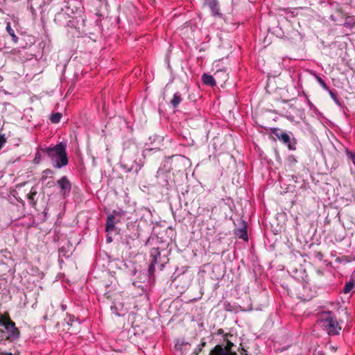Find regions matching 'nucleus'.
Masks as SVG:
<instances>
[{"label": "nucleus", "mask_w": 355, "mask_h": 355, "mask_svg": "<svg viewBox=\"0 0 355 355\" xmlns=\"http://www.w3.org/2000/svg\"><path fill=\"white\" fill-rule=\"evenodd\" d=\"M21 189V186L17 184L15 189H12L10 191V194L12 197H14L18 202H21L22 200L21 196H19V191Z\"/></svg>", "instance_id": "dca6fc26"}, {"label": "nucleus", "mask_w": 355, "mask_h": 355, "mask_svg": "<svg viewBox=\"0 0 355 355\" xmlns=\"http://www.w3.org/2000/svg\"><path fill=\"white\" fill-rule=\"evenodd\" d=\"M121 166L125 172H135L137 173L141 169V166L138 164L135 160L131 161L125 156H123L121 161Z\"/></svg>", "instance_id": "423d86ee"}, {"label": "nucleus", "mask_w": 355, "mask_h": 355, "mask_svg": "<svg viewBox=\"0 0 355 355\" xmlns=\"http://www.w3.org/2000/svg\"><path fill=\"white\" fill-rule=\"evenodd\" d=\"M111 309H112V312L114 313H115V315H116L118 316H120L121 315V313L116 311V308L114 306H111Z\"/></svg>", "instance_id": "c85d7f7f"}, {"label": "nucleus", "mask_w": 355, "mask_h": 355, "mask_svg": "<svg viewBox=\"0 0 355 355\" xmlns=\"http://www.w3.org/2000/svg\"><path fill=\"white\" fill-rule=\"evenodd\" d=\"M3 355H12L11 353H5Z\"/></svg>", "instance_id": "c9c22d12"}, {"label": "nucleus", "mask_w": 355, "mask_h": 355, "mask_svg": "<svg viewBox=\"0 0 355 355\" xmlns=\"http://www.w3.org/2000/svg\"><path fill=\"white\" fill-rule=\"evenodd\" d=\"M353 288H354V282H347L344 286L343 293H349L353 289Z\"/></svg>", "instance_id": "aec40b11"}, {"label": "nucleus", "mask_w": 355, "mask_h": 355, "mask_svg": "<svg viewBox=\"0 0 355 355\" xmlns=\"http://www.w3.org/2000/svg\"><path fill=\"white\" fill-rule=\"evenodd\" d=\"M206 343L205 341H202L200 344H199L196 349H194V353L196 354H198L202 349V348L205 346Z\"/></svg>", "instance_id": "5701e85b"}, {"label": "nucleus", "mask_w": 355, "mask_h": 355, "mask_svg": "<svg viewBox=\"0 0 355 355\" xmlns=\"http://www.w3.org/2000/svg\"><path fill=\"white\" fill-rule=\"evenodd\" d=\"M61 118H62V114L60 113L57 112V113L52 114L50 117V119L52 123H57L60 121Z\"/></svg>", "instance_id": "6ab92c4d"}, {"label": "nucleus", "mask_w": 355, "mask_h": 355, "mask_svg": "<svg viewBox=\"0 0 355 355\" xmlns=\"http://www.w3.org/2000/svg\"><path fill=\"white\" fill-rule=\"evenodd\" d=\"M75 319V317L73 315H69V320L70 322H72Z\"/></svg>", "instance_id": "473e14b6"}, {"label": "nucleus", "mask_w": 355, "mask_h": 355, "mask_svg": "<svg viewBox=\"0 0 355 355\" xmlns=\"http://www.w3.org/2000/svg\"><path fill=\"white\" fill-rule=\"evenodd\" d=\"M110 233H107V236H106V241H107V243H111L112 241V238L110 235Z\"/></svg>", "instance_id": "c756f323"}, {"label": "nucleus", "mask_w": 355, "mask_h": 355, "mask_svg": "<svg viewBox=\"0 0 355 355\" xmlns=\"http://www.w3.org/2000/svg\"><path fill=\"white\" fill-rule=\"evenodd\" d=\"M0 332H1V334H3V330H0Z\"/></svg>", "instance_id": "4c0bfd02"}, {"label": "nucleus", "mask_w": 355, "mask_h": 355, "mask_svg": "<svg viewBox=\"0 0 355 355\" xmlns=\"http://www.w3.org/2000/svg\"><path fill=\"white\" fill-rule=\"evenodd\" d=\"M62 309L63 311H64L66 309V306L65 305H62Z\"/></svg>", "instance_id": "f704fd0d"}, {"label": "nucleus", "mask_w": 355, "mask_h": 355, "mask_svg": "<svg viewBox=\"0 0 355 355\" xmlns=\"http://www.w3.org/2000/svg\"><path fill=\"white\" fill-rule=\"evenodd\" d=\"M36 191H31L29 194H28V200L33 205H35V196H36Z\"/></svg>", "instance_id": "4be33fe9"}, {"label": "nucleus", "mask_w": 355, "mask_h": 355, "mask_svg": "<svg viewBox=\"0 0 355 355\" xmlns=\"http://www.w3.org/2000/svg\"><path fill=\"white\" fill-rule=\"evenodd\" d=\"M235 234L239 239H242L245 241H247L248 239L245 225H244L243 227H242L241 228L236 230Z\"/></svg>", "instance_id": "4468645a"}, {"label": "nucleus", "mask_w": 355, "mask_h": 355, "mask_svg": "<svg viewBox=\"0 0 355 355\" xmlns=\"http://www.w3.org/2000/svg\"><path fill=\"white\" fill-rule=\"evenodd\" d=\"M315 76V78L316 79V80L318 81V83L320 84V85L324 89V90H329V87L327 85V84L325 83V82L322 80V78L318 76L317 74H314Z\"/></svg>", "instance_id": "a211bd4d"}, {"label": "nucleus", "mask_w": 355, "mask_h": 355, "mask_svg": "<svg viewBox=\"0 0 355 355\" xmlns=\"http://www.w3.org/2000/svg\"><path fill=\"white\" fill-rule=\"evenodd\" d=\"M222 73H223V74H224V76H226V73H225V72H222Z\"/></svg>", "instance_id": "58836bf2"}, {"label": "nucleus", "mask_w": 355, "mask_h": 355, "mask_svg": "<svg viewBox=\"0 0 355 355\" xmlns=\"http://www.w3.org/2000/svg\"><path fill=\"white\" fill-rule=\"evenodd\" d=\"M160 259V252L157 248L152 249L150 252V263L148 267V274L153 275L155 271L156 266L157 268L162 270L164 268L163 263H159V259Z\"/></svg>", "instance_id": "20e7f679"}, {"label": "nucleus", "mask_w": 355, "mask_h": 355, "mask_svg": "<svg viewBox=\"0 0 355 355\" xmlns=\"http://www.w3.org/2000/svg\"><path fill=\"white\" fill-rule=\"evenodd\" d=\"M220 72H223V71H217L214 73V75H215V76H217V75H218V73H220Z\"/></svg>", "instance_id": "72a5a7b5"}, {"label": "nucleus", "mask_w": 355, "mask_h": 355, "mask_svg": "<svg viewBox=\"0 0 355 355\" xmlns=\"http://www.w3.org/2000/svg\"><path fill=\"white\" fill-rule=\"evenodd\" d=\"M233 344L230 342L227 343V346L216 345L211 352L210 355H235L236 354L231 351L230 347Z\"/></svg>", "instance_id": "1a4fd4ad"}, {"label": "nucleus", "mask_w": 355, "mask_h": 355, "mask_svg": "<svg viewBox=\"0 0 355 355\" xmlns=\"http://www.w3.org/2000/svg\"><path fill=\"white\" fill-rule=\"evenodd\" d=\"M40 161H41V155H40V152L38 151L35 154V158H34V162L35 164H38V163H40Z\"/></svg>", "instance_id": "a878e982"}, {"label": "nucleus", "mask_w": 355, "mask_h": 355, "mask_svg": "<svg viewBox=\"0 0 355 355\" xmlns=\"http://www.w3.org/2000/svg\"><path fill=\"white\" fill-rule=\"evenodd\" d=\"M168 173L165 172L162 169H159L157 172V184L162 187L168 185L167 180Z\"/></svg>", "instance_id": "f8f14e48"}, {"label": "nucleus", "mask_w": 355, "mask_h": 355, "mask_svg": "<svg viewBox=\"0 0 355 355\" xmlns=\"http://www.w3.org/2000/svg\"><path fill=\"white\" fill-rule=\"evenodd\" d=\"M119 212L116 211H114L112 214L109 215L107 218L106 225H105V231L107 233H111L116 230V220L115 216L119 215Z\"/></svg>", "instance_id": "9d476101"}, {"label": "nucleus", "mask_w": 355, "mask_h": 355, "mask_svg": "<svg viewBox=\"0 0 355 355\" xmlns=\"http://www.w3.org/2000/svg\"><path fill=\"white\" fill-rule=\"evenodd\" d=\"M52 173H53V171L51 169H46L43 171V174H45V175H49V174H52Z\"/></svg>", "instance_id": "7c9ffc66"}, {"label": "nucleus", "mask_w": 355, "mask_h": 355, "mask_svg": "<svg viewBox=\"0 0 355 355\" xmlns=\"http://www.w3.org/2000/svg\"><path fill=\"white\" fill-rule=\"evenodd\" d=\"M6 142V139L4 135H0V148H2L3 144Z\"/></svg>", "instance_id": "cd10ccee"}, {"label": "nucleus", "mask_w": 355, "mask_h": 355, "mask_svg": "<svg viewBox=\"0 0 355 355\" xmlns=\"http://www.w3.org/2000/svg\"><path fill=\"white\" fill-rule=\"evenodd\" d=\"M7 334V339L14 340L19 337V331L15 327V324L9 318L3 326Z\"/></svg>", "instance_id": "39448f33"}, {"label": "nucleus", "mask_w": 355, "mask_h": 355, "mask_svg": "<svg viewBox=\"0 0 355 355\" xmlns=\"http://www.w3.org/2000/svg\"><path fill=\"white\" fill-rule=\"evenodd\" d=\"M222 73H223V74H224V76H226V73H225V72H222Z\"/></svg>", "instance_id": "ea45409f"}, {"label": "nucleus", "mask_w": 355, "mask_h": 355, "mask_svg": "<svg viewBox=\"0 0 355 355\" xmlns=\"http://www.w3.org/2000/svg\"><path fill=\"white\" fill-rule=\"evenodd\" d=\"M182 98L180 92H175L170 101L171 105L174 107H177L181 103Z\"/></svg>", "instance_id": "2eb2a0df"}, {"label": "nucleus", "mask_w": 355, "mask_h": 355, "mask_svg": "<svg viewBox=\"0 0 355 355\" xmlns=\"http://www.w3.org/2000/svg\"><path fill=\"white\" fill-rule=\"evenodd\" d=\"M57 184L60 189V193L65 198L71 192V184L66 176L62 177L58 180Z\"/></svg>", "instance_id": "6e6552de"}, {"label": "nucleus", "mask_w": 355, "mask_h": 355, "mask_svg": "<svg viewBox=\"0 0 355 355\" xmlns=\"http://www.w3.org/2000/svg\"><path fill=\"white\" fill-rule=\"evenodd\" d=\"M329 92V94H330L331 98L337 103V104H339V102H338V98L336 96V95L331 90L329 89V90H327Z\"/></svg>", "instance_id": "b1692460"}, {"label": "nucleus", "mask_w": 355, "mask_h": 355, "mask_svg": "<svg viewBox=\"0 0 355 355\" xmlns=\"http://www.w3.org/2000/svg\"><path fill=\"white\" fill-rule=\"evenodd\" d=\"M31 9L33 10L35 7L40 8L43 0H28Z\"/></svg>", "instance_id": "f3484780"}, {"label": "nucleus", "mask_w": 355, "mask_h": 355, "mask_svg": "<svg viewBox=\"0 0 355 355\" xmlns=\"http://www.w3.org/2000/svg\"><path fill=\"white\" fill-rule=\"evenodd\" d=\"M318 322L329 336L339 335L342 329L335 315L331 311H324L321 313Z\"/></svg>", "instance_id": "f03ea898"}, {"label": "nucleus", "mask_w": 355, "mask_h": 355, "mask_svg": "<svg viewBox=\"0 0 355 355\" xmlns=\"http://www.w3.org/2000/svg\"><path fill=\"white\" fill-rule=\"evenodd\" d=\"M29 37V42H30V44H34L35 43V38L33 37H31V36H28Z\"/></svg>", "instance_id": "2f4dec72"}, {"label": "nucleus", "mask_w": 355, "mask_h": 355, "mask_svg": "<svg viewBox=\"0 0 355 355\" xmlns=\"http://www.w3.org/2000/svg\"><path fill=\"white\" fill-rule=\"evenodd\" d=\"M8 318L6 316H1L0 318V326H4Z\"/></svg>", "instance_id": "bb28decb"}, {"label": "nucleus", "mask_w": 355, "mask_h": 355, "mask_svg": "<svg viewBox=\"0 0 355 355\" xmlns=\"http://www.w3.org/2000/svg\"><path fill=\"white\" fill-rule=\"evenodd\" d=\"M41 150L51 159L54 168H60L68 164L66 144L61 142L53 147L41 148Z\"/></svg>", "instance_id": "f257e3e1"}, {"label": "nucleus", "mask_w": 355, "mask_h": 355, "mask_svg": "<svg viewBox=\"0 0 355 355\" xmlns=\"http://www.w3.org/2000/svg\"><path fill=\"white\" fill-rule=\"evenodd\" d=\"M205 3L209 6L211 14L214 16L221 17L222 15L220 12V8L217 0H206Z\"/></svg>", "instance_id": "9b49d317"}, {"label": "nucleus", "mask_w": 355, "mask_h": 355, "mask_svg": "<svg viewBox=\"0 0 355 355\" xmlns=\"http://www.w3.org/2000/svg\"><path fill=\"white\" fill-rule=\"evenodd\" d=\"M347 157L352 160L353 164L355 165V153H352L351 152H347Z\"/></svg>", "instance_id": "393cba45"}, {"label": "nucleus", "mask_w": 355, "mask_h": 355, "mask_svg": "<svg viewBox=\"0 0 355 355\" xmlns=\"http://www.w3.org/2000/svg\"><path fill=\"white\" fill-rule=\"evenodd\" d=\"M332 350L336 351V347H332Z\"/></svg>", "instance_id": "e433bc0d"}, {"label": "nucleus", "mask_w": 355, "mask_h": 355, "mask_svg": "<svg viewBox=\"0 0 355 355\" xmlns=\"http://www.w3.org/2000/svg\"><path fill=\"white\" fill-rule=\"evenodd\" d=\"M272 134L284 144L286 145L290 150L296 149L297 141L293 136L292 133H287L280 129L275 128L272 131Z\"/></svg>", "instance_id": "7ed1b4c3"}, {"label": "nucleus", "mask_w": 355, "mask_h": 355, "mask_svg": "<svg viewBox=\"0 0 355 355\" xmlns=\"http://www.w3.org/2000/svg\"><path fill=\"white\" fill-rule=\"evenodd\" d=\"M55 21L60 26H74V20L65 12H58L55 17Z\"/></svg>", "instance_id": "0eeeda50"}, {"label": "nucleus", "mask_w": 355, "mask_h": 355, "mask_svg": "<svg viewBox=\"0 0 355 355\" xmlns=\"http://www.w3.org/2000/svg\"><path fill=\"white\" fill-rule=\"evenodd\" d=\"M202 80L205 85L214 87L216 85L215 79L211 75L203 73L202 76Z\"/></svg>", "instance_id": "ddd939ff"}, {"label": "nucleus", "mask_w": 355, "mask_h": 355, "mask_svg": "<svg viewBox=\"0 0 355 355\" xmlns=\"http://www.w3.org/2000/svg\"><path fill=\"white\" fill-rule=\"evenodd\" d=\"M6 29H7L8 33L12 37L13 41L16 42L17 41V37L15 35L14 31L10 28V24H8Z\"/></svg>", "instance_id": "412c9836"}]
</instances>
